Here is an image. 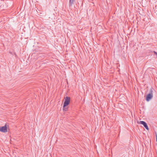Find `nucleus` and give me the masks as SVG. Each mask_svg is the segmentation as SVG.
I'll return each mask as SVG.
<instances>
[{
	"label": "nucleus",
	"instance_id": "obj_7",
	"mask_svg": "<svg viewBox=\"0 0 157 157\" xmlns=\"http://www.w3.org/2000/svg\"><path fill=\"white\" fill-rule=\"evenodd\" d=\"M152 52L155 54L157 56V52L155 51H152Z\"/></svg>",
	"mask_w": 157,
	"mask_h": 157
},
{
	"label": "nucleus",
	"instance_id": "obj_2",
	"mask_svg": "<svg viewBox=\"0 0 157 157\" xmlns=\"http://www.w3.org/2000/svg\"><path fill=\"white\" fill-rule=\"evenodd\" d=\"M70 98L67 96L65 98V100L63 103L64 107L67 106L70 103Z\"/></svg>",
	"mask_w": 157,
	"mask_h": 157
},
{
	"label": "nucleus",
	"instance_id": "obj_3",
	"mask_svg": "<svg viewBox=\"0 0 157 157\" xmlns=\"http://www.w3.org/2000/svg\"><path fill=\"white\" fill-rule=\"evenodd\" d=\"M0 131L3 132H7V129L6 124H5L4 126L0 127Z\"/></svg>",
	"mask_w": 157,
	"mask_h": 157
},
{
	"label": "nucleus",
	"instance_id": "obj_1",
	"mask_svg": "<svg viewBox=\"0 0 157 157\" xmlns=\"http://www.w3.org/2000/svg\"><path fill=\"white\" fill-rule=\"evenodd\" d=\"M153 90L152 88L150 89L149 93L146 96V100L147 101H149L153 97Z\"/></svg>",
	"mask_w": 157,
	"mask_h": 157
},
{
	"label": "nucleus",
	"instance_id": "obj_6",
	"mask_svg": "<svg viewBox=\"0 0 157 157\" xmlns=\"http://www.w3.org/2000/svg\"><path fill=\"white\" fill-rule=\"evenodd\" d=\"M73 1H74V0H70L69 3H70V4H71V6L72 5V4L73 3Z\"/></svg>",
	"mask_w": 157,
	"mask_h": 157
},
{
	"label": "nucleus",
	"instance_id": "obj_5",
	"mask_svg": "<svg viewBox=\"0 0 157 157\" xmlns=\"http://www.w3.org/2000/svg\"><path fill=\"white\" fill-rule=\"evenodd\" d=\"M66 107V106H64V105H63V111H67V110H68V108L67 107Z\"/></svg>",
	"mask_w": 157,
	"mask_h": 157
},
{
	"label": "nucleus",
	"instance_id": "obj_8",
	"mask_svg": "<svg viewBox=\"0 0 157 157\" xmlns=\"http://www.w3.org/2000/svg\"><path fill=\"white\" fill-rule=\"evenodd\" d=\"M156 141H157V135H156Z\"/></svg>",
	"mask_w": 157,
	"mask_h": 157
},
{
	"label": "nucleus",
	"instance_id": "obj_4",
	"mask_svg": "<svg viewBox=\"0 0 157 157\" xmlns=\"http://www.w3.org/2000/svg\"><path fill=\"white\" fill-rule=\"evenodd\" d=\"M139 123L141 124H143L147 130H149V128L146 122L143 121H140Z\"/></svg>",
	"mask_w": 157,
	"mask_h": 157
}]
</instances>
